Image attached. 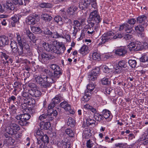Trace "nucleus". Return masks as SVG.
Here are the masks:
<instances>
[{
	"label": "nucleus",
	"mask_w": 148,
	"mask_h": 148,
	"mask_svg": "<svg viewBox=\"0 0 148 148\" xmlns=\"http://www.w3.org/2000/svg\"><path fill=\"white\" fill-rule=\"evenodd\" d=\"M123 37L121 34H116L110 31L103 34L101 37V41L99 43V45H101L106 42L117 38H121Z\"/></svg>",
	"instance_id": "nucleus-1"
},
{
	"label": "nucleus",
	"mask_w": 148,
	"mask_h": 148,
	"mask_svg": "<svg viewBox=\"0 0 148 148\" xmlns=\"http://www.w3.org/2000/svg\"><path fill=\"white\" fill-rule=\"evenodd\" d=\"M20 128L18 125L16 123H11L10 126L6 127L5 131L6 133L9 135H11L13 137L18 138L20 137V135L17 134V131L19 130Z\"/></svg>",
	"instance_id": "nucleus-2"
},
{
	"label": "nucleus",
	"mask_w": 148,
	"mask_h": 148,
	"mask_svg": "<svg viewBox=\"0 0 148 148\" xmlns=\"http://www.w3.org/2000/svg\"><path fill=\"white\" fill-rule=\"evenodd\" d=\"M58 114V112L56 110H51V113H48V114H44L40 115L38 119L42 122H44L45 120L48 121H51L53 119V116H56Z\"/></svg>",
	"instance_id": "nucleus-3"
},
{
	"label": "nucleus",
	"mask_w": 148,
	"mask_h": 148,
	"mask_svg": "<svg viewBox=\"0 0 148 148\" xmlns=\"http://www.w3.org/2000/svg\"><path fill=\"white\" fill-rule=\"evenodd\" d=\"M15 8L13 2L9 0L7 1L5 3L1 5L0 12H10Z\"/></svg>",
	"instance_id": "nucleus-4"
},
{
	"label": "nucleus",
	"mask_w": 148,
	"mask_h": 148,
	"mask_svg": "<svg viewBox=\"0 0 148 148\" xmlns=\"http://www.w3.org/2000/svg\"><path fill=\"white\" fill-rule=\"evenodd\" d=\"M57 44L56 41L53 42L52 45L49 44L47 43L44 42L42 43V46L44 49L47 51H51V52L58 53L60 52L59 50H56V44Z\"/></svg>",
	"instance_id": "nucleus-5"
},
{
	"label": "nucleus",
	"mask_w": 148,
	"mask_h": 148,
	"mask_svg": "<svg viewBox=\"0 0 148 148\" xmlns=\"http://www.w3.org/2000/svg\"><path fill=\"white\" fill-rule=\"evenodd\" d=\"M16 35L17 36L16 39L18 41V43L19 46V48L18 49L17 54L19 55H21L23 53V45H25V44L26 43L23 41V40L21 39L19 34L18 33H16Z\"/></svg>",
	"instance_id": "nucleus-6"
},
{
	"label": "nucleus",
	"mask_w": 148,
	"mask_h": 148,
	"mask_svg": "<svg viewBox=\"0 0 148 148\" xmlns=\"http://www.w3.org/2000/svg\"><path fill=\"white\" fill-rule=\"evenodd\" d=\"M60 106L63 108L65 111H68L71 114H73L74 112L71 108V105L68 102L65 101H64L60 104Z\"/></svg>",
	"instance_id": "nucleus-7"
},
{
	"label": "nucleus",
	"mask_w": 148,
	"mask_h": 148,
	"mask_svg": "<svg viewBox=\"0 0 148 148\" xmlns=\"http://www.w3.org/2000/svg\"><path fill=\"white\" fill-rule=\"evenodd\" d=\"M89 19L90 21H93L97 23H99L101 21L100 16L98 15L97 11L96 10H93L90 13Z\"/></svg>",
	"instance_id": "nucleus-8"
},
{
	"label": "nucleus",
	"mask_w": 148,
	"mask_h": 148,
	"mask_svg": "<svg viewBox=\"0 0 148 148\" xmlns=\"http://www.w3.org/2000/svg\"><path fill=\"white\" fill-rule=\"evenodd\" d=\"M84 116L86 119V123L88 125H91L95 124V121L92 119L93 115L90 112H87L84 114Z\"/></svg>",
	"instance_id": "nucleus-9"
},
{
	"label": "nucleus",
	"mask_w": 148,
	"mask_h": 148,
	"mask_svg": "<svg viewBox=\"0 0 148 148\" xmlns=\"http://www.w3.org/2000/svg\"><path fill=\"white\" fill-rule=\"evenodd\" d=\"M99 68L98 67H97L92 70L89 74L90 79L92 81L95 80L99 73Z\"/></svg>",
	"instance_id": "nucleus-10"
},
{
	"label": "nucleus",
	"mask_w": 148,
	"mask_h": 148,
	"mask_svg": "<svg viewBox=\"0 0 148 148\" xmlns=\"http://www.w3.org/2000/svg\"><path fill=\"white\" fill-rule=\"evenodd\" d=\"M91 0H81L79 3V8L82 10H85L87 8L90 9Z\"/></svg>",
	"instance_id": "nucleus-11"
},
{
	"label": "nucleus",
	"mask_w": 148,
	"mask_h": 148,
	"mask_svg": "<svg viewBox=\"0 0 148 148\" xmlns=\"http://www.w3.org/2000/svg\"><path fill=\"white\" fill-rule=\"evenodd\" d=\"M53 82V81L52 78L46 76L44 78L43 81L41 86L43 88H48L51 86L52 83Z\"/></svg>",
	"instance_id": "nucleus-12"
},
{
	"label": "nucleus",
	"mask_w": 148,
	"mask_h": 148,
	"mask_svg": "<svg viewBox=\"0 0 148 148\" xmlns=\"http://www.w3.org/2000/svg\"><path fill=\"white\" fill-rule=\"evenodd\" d=\"M124 29L127 33H132L134 32L132 27L127 23H123L120 25L119 30Z\"/></svg>",
	"instance_id": "nucleus-13"
},
{
	"label": "nucleus",
	"mask_w": 148,
	"mask_h": 148,
	"mask_svg": "<svg viewBox=\"0 0 148 148\" xmlns=\"http://www.w3.org/2000/svg\"><path fill=\"white\" fill-rule=\"evenodd\" d=\"M109 67L106 65H103L102 67V70L104 72L107 73L106 76L110 78L112 76V73L113 66L112 65H111Z\"/></svg>",
	"instance_id": "nucleus-14"
},
{
	"label": "nucleus",
	"mask_w": 148,
	"mask_h": 148,
	"mask_svg": "<svg viewBox=\"0 0 148 148\" xmlns=\"http://www.w3.org/2000/svg\"><path fill=\"white\" fill-rule=\"evenodd\" d=\"M22 120L19 122V124L22 126L26 125L27 124V121L30 118L31 116L28 113H24L22 114Z\"/></svg>",
	"instance_id": "nucleus-15"
},
{
	"label": "nucleus",
	"mask_w": 148,
	"mask_h": 148,
	"mask_svg": "<svg viewBox=\"0 0 148 148\" xmlns=\"http://www.w3.org/2000/svg\"><path fill=\"white\" fill-rule=\"evenodd\" d=\"M102 112L103 118L106 119L108 121H109L111 120L113 116L109 110L105 109L102 111Z\"/></svg>",
	"instance_id": "nucleus-16"
},
{
	"label": "nucleus",
	"mask_w": 148,
	"mask_h": 148,
	"mask_svg": "<svg viewBox=\"0 0 148 148\" xmlns=\"http://www.w3.org/2000/svg\"><path fill=\"white\" fill-rule=\"evenodd\" d=\"M9 41L8 38L5 36H0V47L8 45Z\"/></svg>",
	"instance_id": "nucleus-17"
},
{
	"label": "nucleus",
	"mask_w": 148,
	"mask_h": 148,
	"mask_svg": "<svg viewBox=\"0 0 148 148\" xmlns=\"http://www.w3.org/2000/svg\"><path fill=\"white\" fill-rule=\"evenodd\" d=\"M79 51L81 54L85 55L89 52V50L87 46L84 45L81 47Z\"/></svg>",
	"instance_id": "nucleus-18"
},
{
	"label": "nucleus",
	"mask_w": 148,
	"mask_h": 148,
	"mask_svg": "<svg viewBox=\"0 0 148 148\" xmlns=\"http://www.w3.org/2000/svg\"><path fill=\"white\" fill-rule=\"evenodd\" d=\"M51 126V124L49 122H41L40 123V127L41 130H47Z\"/></svg>",
	"instance_id": "nucleus-19"
},
{
	"label": "nucleus",
	"mask_w": 148,
	"mask_h": 148,
	"mask_svg": "<svg viewBox=\"0 0 148 148\" xmlns=\"http://www.w3.org/2000/svg\"><path fill=\"white\" fill-rule=\"evenodd\" d=\"M26 21L28 25H34L36 22L35 18L32 16H29L26 19Z\"/></svg>",
	"instance_id": "nucleus-20"
},
{
	"label": "nucleus",
	"mask_w": 148,
	"mask_h": 148,
	"mask_svg": "<svg viewBox=\"0 0 148 148\" xmlns=\"http://www.w3.org/2000/svg\"><path fill=\"white\" fill-rule=\"evenodd\" d=\"M127 52L126 49L124 47H122L116 49L115 51V53L119 56H123Z\"/></svg>",
	"instance_id": "nucleus-21"
},
{
	"label": "nucleus",
	"mask_w": 148,
	"mask_h": 148,
	"mask_svg": "<svg viewBox=\"0 0 148 148\" xmlns=\"http://www.w3.org/2000/svg\"><path fill=\"white\" fill-rule=\"evenodd\" d=\"M41 17L42 19L45 21L46 22L50 21L52 18V17L49 15L43 13L41 15Z\"/></svg>",
	"instance_id": "nucleus-22"
},
{
	"label": "nucleus",
	"mask_w": 148,
	"mask_h": 148,
	"mask_svg": "<svg viewBox=\"0 0 148 148\" xmlns=\"http://www.w3.org/2000/svg\"><path fill=\"white\" fill-rule=\"evenodd\" d=\"M57 145L59 147L64 146V147H66V148H67V147H68V148L69 147V144L67 143V141L65 142L64 141L63 142V140H59L58 141V140Z\"/></svg>",
	"instance_id": "nucleus-23"
},
{
	"label": "nucleus",
	"mask_w": 148,
	"mask_h": 148,
	"mask_svg": "<svg viewBox=\"0 0 148 148\" xmlns=\"http://www.w3.org/2000/svg\"><path fill=\"white\" fill-rule=\"evenodd\" d=\"M101 58L100 54L96 52H94L92 53L91 56L90 57L91 59L95 60H100Z\"/></svg>",
	"instance_id": "nucleus-24"
},
{
	"label": "nucleus",
	"mask_w": 148,
	"mask_h": 148,
	"mask_svg": "<svg viewBox=\"0 0 148 148\" xmlns=\"http://www.w3.org/2000/svg\"><path fill=\"white\" fill-rule=\"evenodd\" d=\"M91 92L85 91V95L82 99V100L85 101H88L91 98Z\"/></svg>",
	"instance_id": "nucleus-25"
},
{
	"label": "nucleus",
	"mask_w": 148,
	"mask_h": 148,
	"mask_svg": "<svg viewBox=\"0 0 148 148\" xmlns=\"http://www.w3.org/2000/svg\"><path fill=\"white\" fill-rule=\"evenodd\" d=\"M95 86L94 84L90 82L86 86L87 90L86 92H91L95 88Z\"/></svg>",
	"instance_id": "nucleus-26"
},
{
	"label": "nucleus",
	"mask_w": 148,
	"mask_h": 148,
	"mask_svg": "<svg viewBox=\"0 0 148 148\" xmlns=\"http://www.w3.org/2000/svg\"><path fill=\"white\" fill-rule=\"evenodd\" d=\"M41 57L44 62L46 61L49 59H51V56L50 55L43 53L41 55Z\"/></svg>",
	"instance_id": "nucleus-27"
},
{
	"label": "nucleus",
	"mask_w": 148,
	"mask_h": 148,
	"mask_svg": "<svg viewBox=\"0 0 148 148\" xmlns=\"http://www.w3.org/2000/svg\"><path fill=\"white\" fill-rule=\"evenodd\" d=\"M26 33L30 40L33 41H36V40L35 39V37L34 36L33 34L29 30L27 29L26 30Z\"/></svg>",
	"instance_id": "nucleus-28"
},
{
	"label": "nucleus",
	"mask_w": 148,
	"mask_h": 148,
	"mask_svg": "<svg viewBox=\"0 0 148 148\" xmlns=\"http://www.w3.org/2000/svg\"><path fill=\"white\" fill-rule=\"evenodd\" d=\"M77 9V7L75 6L70 7L67 10L68 13L70 15H73Z\"/></svg>",
	"instance_id": "nucleus-29"
},
{
	"label": "nucleus",
	"mask_w": 148,
	"mask_h": 148,
	"mask_svg": "<svg viewBox=\"0 0 148 148\" xmlns=\"http://www.w3.org/2000/svg\"><path fill=\"white\" fill-rule=\"evenodd\" d=\"M67 125L71 127H74L75 124V121L71 117L69 118L67 122Z\"/></svg>",
	"instance_id": "nucleus-30"
},
{
	"label": "nucleus",
	"mask_w": 148,
	"mask_h": 148,
	"mask_svg": "<svg viewBox=\"0 0 148 148\" xmlns=\"http://www.w3.org/2000/svg\"><path fill=\"white\" fill-rule=\"evenodd\" d=\"M92 23L91 26H92V27H90L88 28L87 30V33L89 35H92L94 34L95 31L97 32V30H96V28L95 27H93L92 25Z\"/></svg>",
	"instance_id": "nucleus-31"
},
{
	"label": "nucleus",
	"mask_w": 148,
	"mask_h": 148,
	"mask_svg": "<svg viewBox=\"0 0 148 148\" xmlns=\"http://www.w3.org/2000/svg\"><path fill=\"white\" fill-rule=\"evenodd\" d=\"M147 17L143 15L139 16L137 18V22L139 23L143 24L146 20Z\"/></svg>",
	"instance_id": "nucleus-32"
},
{
	"label": "nucleus",
	"mask_w": 148,
	"mask_h": 148,
	"mask_svg": "<svg viewBox=\"0 0 148 148\" xmlns=\"http://www.w3.org/2000/svg\"><path fill=\"white\" fill-rule=\"evenodd\" d=\"M54 21L59 25H61L63 24L62 18L60 16H56L54 18Z\"/></svg>",
	"instance_id": "nucleus-33"
},
{
	"label": "nucleus",
	"mask_w": 148,
	"mask_h": 148,
	"mask_svg": "<svg viewBox=\"0 0 148 148\" xmlns=\"http://www.w3.org/2000/svg\"><path fill=\"white\" fill-rule=\"evenodd\" d=\"M31 28L32 31L34 33L39 34L42 32L41 29L39 27L33 26Z\"/></svg>",
	"instance_id": "nucleus-34"
},
{
	"label": "nucleus",
	"mask_w": 148,
	"mask_h": 148,
	"mask_svg": "<svg viewBox=\"0 0 148 148\" xmlns=\"http://www.w3.org/2000/svg\"><path fill=\"white\" fill-rule=\"evenodd\" d=\"M94 116L95 119L98 121H101L103 120V115H102L98 113H97L94 114Z\"/></svg>",
	"instance_id": "nucleus-35"
},
{
	"label": "nucleus",
	"mask_w": 148,
	"mask_h": 148,
	"mask_svg": "<svg viewBox=\"0 0 148 148\" xmlns=\"http://www.w3.org/2000/svg\"><path fill=\"white\" fill-rule=\"evenodd\" d=\"M128 63L132 68H135L136 67L137 62L135 60H130L128 61Z\"/></svg>",
	"instance_id": "nucleus-36"
},
{
	"label": "nucleus",
	"mask_w": 148,
	"mask_h": 148,
	"mask_svg": "<svg viewBox=\"0 0 148 148\" xmlns=\"http://www.w3.org/2000/svg\"><path fill=\"white\" fill-rule=\"evenodd\" d=\"M12 21H11V24L12 27H14L15 23L17 22L18 21V18L16 15L14 16L11 18Z\"/></svg>",
	"instance_id": "nucleus-37"
},
{
	"label": "nucleus",
	"mask_w": 148,
	"mask_h": 148,
	"mask_svg": "<svg viewBox=\"0 0 148 148\" xmlns=\"http://www.w3.org/2000/svg\"><path fill=\"white\" fill-rule=\"evenodd\" d=\"M51 36L53 38H64L62 35L59 34L57 32H55L53 33L52 32V34L51 35Z\"/></svg>",
	"instance_id": "nucleus-38"
},
{
	"label": "nucleus",
	"mask_w": 148,
	"mask_h": 148,
	"mask_svg": "<svg viewBox=\"0 0 148 148\" xmlns=\"http://www.w3.org/2000/svg\"><path fill=\"white\" fill-rule=\"evenodd\" d=\"M40 7L42 8H49L52 7V5L51 4L48 3H42L40 5Z\"/></svg>",
	"instance_id": "nucleus-39"
},
{
	"label": "nucleus",
	"mask_w": 148,
	"mask_h": 148,
	"mask_svg": "<svg viewBox=\"0 0 148 148\" xmlns=\"http://www.w3.org/2000/svg\"><path fill=\"white\" fill-rule=\"evenodd\" d=\"M118 65L120 68H125L127 67V62L124 60H122L119 62Z\"/></svg>",
	"instance_id": "nucleus-40"
},
{
	"label": "nucleus",
	"mask_w": 148,
	"mask_h": 148,
	"mask_svg": "<svg viewBox=\"0 0 148 148\" xmlns=\"http://www.w3.org/2000/svg\"><path fill=\"white\" fill-rule=\"evenodd\" d=\"M136 44L133 42L130 43L128 45V47L130 50L131 51H136Z\"/></svg>",
	"instance_id": "nucleus-41"
},
{
	"label": "nucleus",
	"mask_w": 148,
	"mask_h": 148,
	"mask_svg": "<svg viewBox=\"0 0 148 148\" xmlns=\"http://www.w3.org/2000/svg\"><path fill=\"white\" fill-rule=\"evenodd\" d=\"M42 141L41 138H39L37 139V143L39 145V148H49L47 147H44L42 143Z\"/></svg>",
	"instance_id": "nucleus-42"
},
{
	"label": "nucleus",
	"mask_w": 148,
	"mask_h": 148,
	"mask_svg": "<svg viewBox=\"0 0 148 148\" xmlns=\"http://www.w3.org/2000/svg\"><path fill=\"white\" fill-rule=\"evenodd\" d=\"M32 91L33 92V93L31 94H32L33 96L36 97H39L41 95V92L38 90H32Z\"/></svg>",
	"instance_id": "nucleus-43"
},
{
	"label": "nucleus",
	"mask_w": 148,
	"mask_h": 148,
	"mask_svg": "<svg viewBox=\"0 0 148 148\" xmlns=\"http://www.w3.org/2000/svg\"><path fill=\"white\" fill-rule=\"evenodd\" d=\"M62 74V73L60 71V70H57L54 71V77L56 78H58L60 75Z\"/></svg>",
	"instance_id": "nucleus-44"
},
{
	"label": "nucleus",
	"mask_w": 148,
	"mask_h": 148,
	"mask_svg": "<svg viewBox=\"0 0 148 148\" xmlns=\"http://www.w3.org/2000/svg\"><path fill=\"white\" fill-rule=\"evenodd\" d=\"M148 139V129L145 133V135H143L140 138V141L143 142Z\"/></svg>",
	"instance_id": "nucleus-45"
},
{
	"label": "nucleus",
	"mask_w": 148,
	"mask_h": 148,
	"mask_svg": "<svg viewBox=\"0 0 148 148\" xmlns=\"http://www.w3.org/2000/svg\"><path fill=\"white\" fill-rule=\"evenodd\" d=\"M140 61L143 62H148V56L147 55H143L140 58Z\"/></svg>",
	"instance_id": "nucleus-46"
},
{
	"label": "nucleus",
	"mask_w": 148,
	"mask_h": 148,
	"mask_svg": "<svg viewBox=\"0 0 148 148\" xmlns=\"http://www.w3.org/2000/svg\"><path fill=\"white\" fill-rule=\"evenodd\" d=\"M42 32H43L45 34L51 35V34H52V32L46 27L44 28H42Z\"/></svg>",
	"instance_id": "nucleus-47"
},
{
	"label": "nucleus",
	"mask_w": 148,
	"mask_h": 148,
	"mask_svg": "<svg viewBox=\"0 0 148 148\" xmlns=\"http://www.w3.org/2000/svg\"><path fill=\"white\" fill-rule=\"evenodd\" d=\"M94 143L92 140L90 139L88 140L86 143V146L88 148H91L93 147Z\"/></svg>",
	"instance_id": "nucleus-48"
},
{
	"label": "nucleus",
	"mask_w": 148,
	"mask_h": 148,
	"mask_svg": "<svg viewBox=\"0 0 148 148\" xmlns=\"http://www.w3.org/2000/svg\"><path fill=\"white\" fill-rule=\"evenodd\" d=\"M44 78H45V77L43 78L40 76H38L36 78V81L38 83L40 84L41 85L43 81Z\"/></svg>",
	"instance_id": "nucleus-49"
},
{
	"label": "nucleus",
	"mask_w": 148,
	"mask_h": 148,
	"mask_svg": "<svg viewBox=\"0 0 148 148\" xmlns=\"http://www.w3.org/2000/svg\"><path fill=\"white\" fill-rule=\"evenodd\" d=\"M65 132L66 134L68 135L70 137H73L74 135V132L70 129H67L65 131Z\"/></svg>",
	"instance_id": "nucleus-50"
},
{
	"label": "nucleus",
	"mask_w": 148,
	"mask_h": 148,
	"mask_svg": "<svg viewBox=\"0 0 148 148\" xmlns=\"http://www.w3.org/2000/svg\"><path fill=\"white\" fill-rule=\"evenodd\" d=\"M56 50L57 49L58 50H59V51H60V52L58 53H57V54H59L62 53H63L64 51L66 50V48L64 46L59 47L58 46H56Z\"/></svg>",
	"instance_id": "nucleus-51"
},
{
	"label": "nucleus",
	"mask_w": 148,
	"mask_h": 148,
	"mask_svg": "<svg viewBox=\"0 0 148 148\" xmlns=\"http://www.w3.org/2000/svg\"><path fill=\"white\" fill-rule=\"evenodd\" d=\"M60 99L58 96H56L52 99V103L55 105L60 102Z\"/></svg>",
	"instance_id": "nucleus-52"
},
{
	"label": "nucleus",
	"mask_w": 148,
	"mask_h": 148,
	"mask_svg": "<svg viewBox=\"0 0 148 148\" xmlns=\"http://www.w3.org/2000/svg\"><path fill=\"white\" fill-rule=\"evenodd\" d=\"M136 51L139 50L143 49V43L140 42H138L136 44Z\"/></svg>",
	"instance_id": "nucleus-53"
},
{
	"label": "nucleus",
	"mask_w": 148,
	"mask_h": 148,
	"mask_svg": "<svg viewBox=\"0 0 148 148\" xmlns=\"http://www.w3.org/2000/svg\"><path fill=\"white\" fill-rule=\"evenodd\" d=\"M43 142L45 144L47 143L49 141V139L48 136L46 135H45L41 138Z\"/></svg>",
	"instance_id": "nucleus-54"
},
{
	"label": "nucleus",
	"mask_w": 148,
	"mask_h": 148,
	"mask_svg": "<svg viewBox=\"0 0 148 148\" xmlns=\"http://www.w3.org/2000/svg\"><path fill=\"white\" fill-rule=\"evenodd\" d=\"M73 25L74 26L73 27H75L76 28L77 27V28H79L81 25V23L79 21L77 20H75L73 21Z\"/></svg>",
	"instance_id": "nucleus-55"
},
{
	"label": "nucleus",
	"mask_w": 148,
	"mask_h": 148,
	"mask_svg": "<svg viewBox=\"0 0 148 148\" xmlns=\"http://www.w3.org/2000/svg\"><path fill=\"white\" fill-rule=\"evenodd\" d=\"M12 2L15 5H21L23 4L22 0H12Z\"/></svg>",
	"instance_id": "nucleus-56"
},
{
	"label": "nucleus",
	"mask_w": 148,
	"mask_h": 148,
	"mask_svg": "<svg viewBox=\"0 0 148 148\" xmlns=\"http://www.w3.org/2000/svg\"><path fill=\"white\" fill-rule=\"evenodd\" d=\"M101 82L102 84L106 85L109 84L110 81L107 78H103L101 80Z\"/></svg>",
	"instance_id": "nucleus-57"
},
{
	"label": "nucleus",
	"mask_w": 148,
	"mask_h": 148,
	"mask_svg": "<svg viewBox=\"0 0 148 148\" xmlns=\"http://www.w3.org/2000/svg\"><path fill=\"white\" fill-rule=\"evenodd\" d=\"M135 28V30L137 32L143 31L144 29V27L140 25L136 26Z\"/></svg>",
	"instance_id": "nucleus-58"
},
{
	"label": "nucleus",
	"mask_w": 148,
	"mask_h": 148,
	"mask_svg": "<svg viewBox=\"0 0 148 148\" xmlns=\"http://www.w3.org/2000/svg\"><path fill=\"white\" fill-rule=\"evenodd\" d=\"M50 68H51L52 69L54 70V71L57 70H60V69L58 65L56 64H51L50 65Z\"/></svg>",
	"instance_id": "nucleus-59"
},
{
	"label": "nucleus",
	"mask_w": 148,
	"mask_h": 148,
	"mask_svg": "<svg viewBox=\"0 0 148 148\" xmlns=\"http://www.w3.org/2000/svg\"><path fill=\"white\" fill-rule=\"evenodd\" d=\"M136 22V20L134 18L129 19L127 21V23L131 25H134Z\"/></svg>",
	"instance_id": "nucleus-60"
},
{
	"label": "nucleus",
	"mask_w": 148,
	"mask_h": 148,
	"mask_svg": "<svg viewBox=\"0 0 148 148\" xmlns=\"http://www.w3.org/2000/svg\"><path fill=\"white\" fill-rule=\"evenodd\" d=\"M4 17V15H3L0 16V18H2V20H1V24L4 26H6L7 25V23L6 21V20L4 19H3Z\"/></svg>",
	"instance_id": "nucleus-61"
},
{
	"label": "nucleus",
	"mask_w": 148,
	"mask_h": 148,
	"mask_svg": "<svg viewBox=\"0 0 148 148\" xmlns=\"http://www.w3.org/2000/svg\"><path fill=\"white\" fill-rule=\"evenodd\" d=\"M54 104L53 103H50L49 104L48 106V112L49 113H51V110H53V109H52V108H54V107L55 106Z\"/></svg>",
	"instance_id": "nucleus-62"
},
{
	"label": "nucleus",
	"mask_w": 148,
	"mask_h": 148,
	"mask_svg": "<svg viewBox=\"0 0 148 148\" xmlns=\"http://www.w3.org/2000/svg\"><path fill=\"white\" fill-rule=\"evenodd\" d=\"M11 47L12 48L17 47L16 42L14 40L12 41L10 44Z\"/></svg>",
	"instance_id": "nucleus-63"
},
{
	"label": "nucleus",
	"mask_w": 148,
	"mask_h": 148,
	"mask_svg": "<svg viewBox=\"0 0 148 148\" xmlns=\"http://www.w3.org/2000/svg\"><path fill=\"white\" fill-rule=\"evenodd\" d=\"M121 68L119 67H118L117 66L115 68L114 73H121Z\"/></svg>",
	"instance_id": "nucleus-64"
}]
</instances>
